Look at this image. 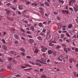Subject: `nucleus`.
<instances>
[{
    "instance_id": "obj_1",
    "label": "nucleus",
    "mask_w": 78,
    "mask_h": 78,
    "mask_svg": "<svg viewBox=\"0 0 78 78\" xmlns=\"http://www.w3.org/2000/svg\"><path fill=\"white\" fill-rule=\"evenodd\" d=\"M40 48H42L41 51H43V52H46V50H48V48H46V47H44V46H41Z\"/></svg>"
},
{
    "instance_id": "obj_2",
    "label": "nucleus",
    "mask_w": 78,
    "mask_h": 78,
    "mask_svg": "<svg viewBox=\"0 0 78 78\" xmlns=\"http://www.w3.org/2000/svg\"><path fill=\"white\" fill-rule=\"evenodd\" d=\"M47 35L46 37V38L48 39L51 37V35H50V32L48 31L47 33Z\"/></svg>"
},
{
    "instance_id": "obj_3",
    "label": "nucleus",
    "mask_w": 78,
    "mask_h": 78,
    "mask_svg": "<svg viewBox=\"0 0 78 78\" xmlns=\"http://www.w3.org/2000/svg\"><path fill=\"white\" fill-rule=\"evenodd\" d=\"M62 12L63 14H69V11H68V10H62Z\"/></svg>"
},
{
    "instance_id": "obj_4",
    "label": "nucleus",
    "mask_w": 78,
    "mask_h": 78,
    "mask_svg": "<svg viewBox=\"0 0 78 78\" xmlns=\"http://www.w3.org/2000/svg\"><path fill=\"white\" fill-rule=\"evenodd\" d=\"M5 11L7 15H9V14L11 13V11L7 9H5Z\"/></svg>"
},
{
    "instance_id": "obj_5",
    "label": "nucleus",
    "mask_w": 78,
    "mask_h": 78,
    "mask_svg": "<svg viewBox=\"0 0 78 78\" xmlns=\"http://www.w3.org/2000/svg\"><path fill=\"white\" fill-rule=\"evenodd\" d=\"M76 1L75 0H70L69 2V5L70 6L72 3H74Z\"/></svg>"
},
{
    "instance_id": "obj_6",
    "label": "nucleus",
    "mask_w": 78,
    "mask_h": 78,
    "mask_svg": "<svg viewBox=\"0 0 78 78\" xmlns=\"http://www.w3.org/2000/svg\"><path fill=\"white\" fill-rule=\"evenodd\" d=\"M10 53H11V54L15 56H16V55H17V53H16V51H10Z\"/></svg>"
},
{
    "instance_id": "obj_7",
    "label": "nucleus",
    "mask_w": 78,
    "mask_h": 78,
    "mask_svg": "<svg viewBox=\"0 0 78 78\" xmlns=\"http://www.w3.org/2000/svg\"><path fill=\"white\" fill-rule=\"evenodd\" d=\"M36 61H37V62H40V63H41V64H47V63H45L44 62H42L40 60H36Z\"/></svg>"
},
{
    "instance_id": "obj_8",
    "label": "nucleus",
    "mask_w": 78,
    "mask_h": 78,
    "mask_svg": "<svg viewBox=\"0 0 78 78\" xmlns=\"http://www.w3.org/2000/svg\"><path fill=\"white\" fill-rule=\"evenodd\" d=\"M55 48L57 49H60V48H61V46L59 45H55Z\"/></svg>"
},
{
    "instance_id": "obj_9",
    "label": "nucleus",
    "mask_w": 78,
    "mask_h": 78,
    "mask_svg": "<svg viewBox=\"0 0 78 78\" xmlns=\"http://www.w3.org/2000/svg\"><path fill=\"white\" fill-rule=\"evenodd\" d=\"M73 27V25L72 24V23L70 24L68 26V28L69 29H70L71 28H72Z\"/></svg>"
},
{
    "instance_id": "obj_10",
    "label": "nucleus",
    "mask_w": 78,
    "mask_h": 78,
    "mask_svg": "<svg viewBox=\"0 0 78 78\" xmlns=\"http://www.w3.org/2000/svg\"><path fill=\"white\" fill-rule=\"evenodd\" d=\"M2 48H3L5 50H7V47L5 45H3L2 46Z\"/></svg>"
},
{
    "instance_id": "obj_11",
    "label": "nucleus",
    "mask_w": 78,
    "mask_h": 78,
    "mask_svg": "<svg viewBox=\"0 0 78 78\" xmlns=\"http://www.w3.org/2000/svg\"><path fill=\"white\" fill-rule=\"evenodd\" d=\"M21 39H22V40H23V42L24 44H26V40H25V38H23V37H22L21 38Z\"/></svg>"
},
{
    "instance_id": "obj_12",
    "label": "nucleus",
    "mask_w": 78,
    "mask_h": 78,
    "mask_svg": "<svg viewBox=\"0 0 78 78\" xmlns=\"http://www.w3.org/2000/svg\"><path fill=\"white\" fill-rule=\"evenodd\" d=\"M7 69L8 70H11V66L10 65H9L7 67Z\"/></svg>"
},
{
    "instance_id": "obj_13",
    "label": "nucleus",
    "mask_w": 78,
    "mask_h": 78,
    "mask_svg": "<svg viewBox=\"0 0 78 78\" xmlns=\"http://www.w3.org/2000/svg\"><path fill=\"white\" fill-rule=\"evenodd\" d=\"M62 58V56H60L58 58V61H61V62H62V59H61V58Z\"/></svg>"
},
{
    "instance_id": "obj_14",
    "label": "nucleus",
    "mask_w": 78,
    "mask_h": 78,
    "mask_svg": "<svg viewBox=\"0 0 78 78\" xmlns=\"http://www.w3.org/2000/svg\"><path fill=\"white\" fill-rule=\"evenodd\" d=\"M58 2H59V3H62V5H63L64 3V2L63 0H58Z\"/></svg>"
},
{
    "instance_id": "obj_15",
    "label": "nucleus",
    "mask_w": 78,
    "mask_h": 78,
    "mask_svg": "<svg viewBox=\"0 0 78 78\" xmlns=\"http://www.w3.org/2000/svg\"><path fill=\"white\" fill-rule=\"evenodd\" d=\"M30 29H31V31H34V27L33 26H31L30 27Z\"/></svg>"
},
{
    "instance_id": "obj_16",
    "label": "nucleus",
    "mask_w": 78,
    "mask_h": 78,
    "mask_svg": "<svg viewBox=\"0 0 78 78\" xmlns=\"http://www.w3.org/2000/svg\"><path fill=\"white\" fill-rule=\"evenodd\" d=\"M69 61L70 63H72V62H73V59L70 58Z\"/></svg>"
},
{
    "instance_id": "obj_17",
    "label": "nucleus",
    "mask_w": 78,
    "mask_h": 78,
    "mask_svg": "<svg viewBox=\"0 0 78 78\" xmlns=\"http://www.w3.org/2000/svg\"><path fill=\"white\" fill-rule=\"evenodd\" d=\"M57 26L58 28H61V24L60 23H58Z\"/></svg>"
},
{
    "instance_id": "obj_18",
    "label": "nucleus",
    "mask_w": 78,
    "mask_h": 78,
    "mask_svg": "<svg viewBox=\"0 0 78 78\" xmlns=\"http://www.w3.org/2000/svg\"><path fill=\"white\" fill-rule=\"evenodd\" d=\"M38 25L40 27H44V25H43V24H42V23H39L38 24Z\"/></svg>"
},
{
    "instance_id": "obj_19",
    "label": "nucleus",
    "mask_w": 78,
    "mask_h": 78,
    "mask_svg": "<svg viewBox=\"0 0 78 78\" xmlns=\"http://www.w3.org/2000/svg\"><path fill=\"white\" fill-rule=\"evenodd\" d=\"M74 9L75 12H77V11H78V7H76V8L74 7Z\"/></svg>"
},
{
    "instance_id": "obj_20",
    "label": "nucleus",
    "mask_w": 78,
    "mask_h": 78,
    "mask_svg": "<svg viewBox=\"0 0 78 78\" xmlns=\"http://www.w3.org/2000/svg\"><path fill=\"white\" fill-rule=\"evenodd\" d=\"M31 5L32 6H34H34H37V4L36 3H32Z\"/></svg>"
},
{
    "instance_id": "obj_21",
    "label": "nucleus",
    "mask_w": 78,
    "mask_h": 78,
    "mask_svg": "<svg viewBox=\"0 0 78 78\" xmlns=\"http://www.w3.org/2000/svg\"><path fill=\"white\" fill-rule=\"evenodd\" d=\"M48 54H51L53 53V51L49 50L48 51Z\"/></svg>"
},
{
    "instance_id": "obj_22",
    "label": "nucleus",
    "mask_w": 78,
    "mask_h": 78,
    "mask_svg": "<svg viewBox=\"0 0 78 78\" xmlns=\"http://www.w3.org/2000/svg\"><path fill=\"white\" fill-rule=\"evenodd\" d=\"M23 65L24 66L26 67H29L30 66V65H28V64H24Z\"/></svg>"
},
{
    "instance_id": "obj_23",
    "label": "nucleus",
    "mask_w": 78,
    "mask_h": 78,
    "mask_svg": "<svg viewBox=\"0 0 78 78\" xmlns=\"http://www.w3.org/2000/svg\"><path fill=\"white\" fill-rule=\"evenodd\" d=\"M37 39L39 41H42V38L40 37H38Z\"/></svg>"
},
{
    "instance_id": "obj_24",
    "label": "nucleus",
    "mask_w": 78,
    "mask_h": 78,
    "mask_svg": "<svg viewBox=\"0 0 78 78\" xmlns=\"http://www.w3.org/2000/svg\"><path fill=\"white\" fill-rule=\"evenodd\" d=\"M34 52L35 53H38L39 52V50H38L36 48L34 51Z\"/></svg>"
},
{
    "instance_id": "obj_25",
    "label": "nucleus",
    "mask_w": 78,
    "mask_h": 78,
    "mask_svg": "<svg viewBox=\"0 0 78 78\" xmlns=\"http://www.w3.org/2000/svg\"><path fill=\"white\" fill-rule=\"evenodd\" d=\"M29 41L30 43H33L34 42V41L32 39H29Z\"/></svg>"
},
{
    "instance_id": "obj_26",
    "label": "nucleus",
    "mask_w": 78,
    "mask_h": 78,
    "mask_svg": "<svg viewBox=\"0 0 78 78\" xmlns=\"http://www.w3.org/2000/svg\"><path fill=\"white\" fill-rule=\"evenodd\" d=\"M11 8L12 9H13V10H14V11H16V10H17V9H16L15 7H14L12 6L11 7Z\"/></svg>"
},
{
    "instance_id": "obj_27",
    "label": "nucleus",
    "mask_w": 78,
    "mask_h": 78,
    "mask_svg": "<svg viewBox=\"0 0 78 78\" xmlns=\"http://www.w3.org/2000/svg\"><path fill=\"white\" fill-rule=\"evenodd\" d=\"M41 60L42 61H43V62H46V60H45V59L44 58H41Z\"/></svg>"
},
{
    "instance_id": "obj_28",
    "label": "nucleus",
    "mask_w": 78,
    "mask_h": 78,
    "mask_svg": "<svg viewBox=\"0 0 78 78\" xmlns=\"http://www.w3.org/2000/svg\"><path fill=\"white\" fill-rule=\"evenodd\" d=\"M27 11H25V10H24V11H23L22 12V14H27Z\"/></svg>"
},
{
    "instance_id": "obj_29",
    "label": "nucleus",
    "mask_w": 78,
    "mask_h": 78,
    "mask_svg": "<svg viewBox=\"0 0 78 78\" xmlns=\"http://www.w3.org/2000/svg\"><path fill=\"white\" fill-rule=\"evenodd\" d=\"M44 4H45V5L47 6H50L49 4H48V3L47 2H44Z\"/></svg>"
},
{
    "instance_id": "obj_30",
    "label": "nucleus",
    "mask_w": 78,
    "mask_h": 78,
    "mask_svg": "<svg viewBox=\"0 0 78 78\" xmlns=\"http://www.w3.org/2000/svg\"><path fill=\"white\" fill-rule=\"evenodd\" d=\"M20 50L23 52H24V51H25V49H24V48H21L20 49Z\"/></svg>"
},
{
    "instance_id": "obj_31",
    "label": "nucleus",
    "mask_w": 78,
    "mask_h": 78,
    "mask_svg": "<svg viewBox=\"0 0 78 78\" xmlns=\"http://www.w3.org/2000/svg\"><path fill=\"white\" fill-rule=\"evenodd\" d=\"M20 30L21 31H22V32H23V33H25V32L26 31L22 28H20Z\"/></svg>"
},
{
    "instance_id": "obj_32",
    "label": "nucleus",
    "mask_w": 78,
    "mask_h": 78,
    "mask_svg": "<svg viewBox=\"0 0 78 78\" xmlns=\"http://www.w3.org/2000/svg\"><path fill=\"white\" fill-rule=\"evenodd\" d=\"M1 41L2 42V43L4 44H5L6 42L5 41V40H4L3 39H2L1 40Z\"/></svg>"
},
{
    "instance_id": "obj_33",
    "label": "nucleus",
    "mask_w": 78,
    "mask_h": 78,
    "mask_svg": "<svg viewBox=\"0 0 78 78\" xmlns=\"http://www.w3.org/2000/svg\"><path fill=\"white\" fill-rule=\"evenodd\" d=\"M15 38L16 39H19V37L17 35H14Z\"/></svg>"
},
{
    "instance_id": "obj_34",
    "label": "nucleus",
    "mask_w": 78,
    "mask_h": 78,
    "mask_svg": "<svg viewBox=\"0 0 78 78\" xmlns=\"http://www.w3.org/2000/svg\"><path fill=\"white\" fill-rule=\"evenodd\" d=\"M18 8L19 9H20V10H21L22 9V6L21 5H20L18 6Z\"/></svg>"
},
{
    "instance_id": "obj_35",
    "label": "nucleus",
    "mask_w": 78,
    "mask_h": 78,
    "mask_svg": "<svg viewBox=\"0 0 78 78\" xmlns=\"http://www.w3.org/2000/svg\"><path fill=\"white\" fill-rule=\"evenodd\" d=\"M28 62H30V64H32V65H36V64L35 63H34V62H31V61Z\"/></svg>"
},
{
    "instance_id": "obj_36",
    "label": "nucleus",
    "mask_w": 78,
    "mask_h": 78,
    "mask_svg": "<svg viewBox=\"0 0 78 78\" xmlns=\"http://www.w3.org/2000/svg\"><path fill=\"white\" fill-rule=\"evenodd\" d=\"M53 55L54 56H56V52L54 51L53 52Z\"/></svg>"
},
{
    "instance_id": "obj_37",
    "label": "nucleus",
    "mask_w": 78,
    "mask_h": 78,
    "mask_svg": "<svg viewBox=\"0 0 78 78\" xmlns=\"http://www.w3.org/2000/svg\"><path fill=\"white\" fill-rule=\"evenodd\" d=\"M66 34L67 37H69V38L70 37H71L70 35H69V34H68V33H66Z\"/></svg>"
},
{
    "instance_id": "obj_38",
    "label": "nucleus",
    "mask_w": 78,
    "mask_h": 78,
    "mask_svg": "<svg viewBox=\"0 0 78 78\" xmlns=\"http://www.w3.org/2000/svg\"><path fill=\"white\" fill-rule=\"evenodd\" d=\"M64 34H62L61 35L60 37L61 38H62V39H63L64 38Z\"/></svg>"
},
{
    "instance_id": "obj_39",
    "label": "nucleus",
    "mask_w": 78,
    "mask_h": 78,
    "mask_svg": "<svg viewBox=\"0 0 78 78\" xmlns=\"http://www.w3.org/2000/svg\"><path fill=\"white\" fill-rule=\"evenodd\" d=\"M32 69V68H29V69H24V71H26L27 70H31Z\"/></svg>"
},
{
    "instance_id": "obj_40",
    "label": "nucleus",
    "mask_w": 78,
    "mask_h": 78,
    "mask_svg": "<svg viewBox=\"0 0 78 78\" xmlns=\"http://www.w3.org/2000/svg\"><path fill=\"white\" fill-rule=\"evenodd\" d=\"M12 58H8V60L9 61H12Z\"/></svg>"
},
{
    "instance_id": "obj_41",
    "label": "nucleus",
    "mask_w": 78,
    "mask_h": 78,
    "mask_svg": "<svg viewBox=\"0 0 78 78\" xmlns=\"http://www.w3.org/2000/svg\"><path fill=\"white\" fill-rule=\"evenodd\" d=\"M39 35H40V36H43L44 35V32H41L39 34Z\"/></svg>"
},
{
    "instance_id": "obj_42",
    "label": "nucleus",
    "mask_w": 78,
    "mask_h": 78,
    "mask_svg": "<svg viewBox=\"0 0 78 78\" xmlns=\"http://www.w3.org/2000/svg\"><path fill=\"white\" fill-rule=\"evenodd\" d=\"M15 76H16V77H20L21 76L19 74H16V75H15Z\"/></svg>"
},
{
    "instance_id": "obj_43",
    "label": "nucleus",
    "mask_w": 78,
    "mask_h": 78,
    "mask_svg": "<svg viewBox=\"0 0 78 78\" xmlns=\"http://www.w3.org/2000/svg\"><path fill=\"white\" fill-rule=\"evenodd\" d=\"M35 64H36L37 66H42L41 64L37 63H36Z\"/></svg>"
},
{
    "instance_id": "obj_44",
    "label": "nucleus",
    "mask_w": 78,
    "mask_h": 78,
    "mask_svg": "<svg viewBox=\"0 0 78 78\" xmlns=\"http://www.w3.org/2000/svg\"><path fill=\"white\" fill-rule=\"evenodd\" d=\"M51 43H49L48 45H49V46H54V44H52Z\"/></svg>"
},
{
    "instance_id": "obj_45",
    "label": "nucleus",
    "mask_w": 78,
    "mask_h": 78,
    "mask_svg": "<svg viewBox=\"0 0 78 78\" xmlns=\"http://www.w3.org/2000/svg\"><path fill=\"white\" fill-rule=\"evenodd\" d=\"M7 19L8 20H10V21H12V19L9 18L8 17L7 18Z\"/></svg>"
},
{
    "instance_id": "obj_46",
    "label": "nucleus",
    "mask_w": 78,
    "mask_h": 78,
    "mask_svg": "<svg viewBox=\"0 0 78 78\" xmlns=\"http://www.w3.org/2000/svg\"><path fill=\"white\" fill-rule=\"evenodd\" d=\"M41 78H46V76H45L44 75H42L41 76Z\"/></svg>"
},
{
    "instance_id": "obj_47",
    "label": "nucleus",
    "mask_w": 78,
    "mask_h": 78,
    "mask_svg": "<svg viewBox=\"0 0 78 78\" xmlns=\"http://www.w3.org/2000/svg\"><path fill=\"white\" fill-rule=\"evenodd\" d=\"M61 19V18L60 17V16H57V19L58 20H60Z\"/></svg>"
},
{
    "instance_id": "obj_48",
    "label": "nucleus",
    "mask_w": 78,
    "mask_h": 78,
    "mask_svg": "<svg viewBox=\"0 0 78 78\" xmlns=\"http://www.w3.org/2000/svg\"><path fill=\"white\" fill-rule=\"evenodd\" d=\"M64 51L66 52H67V49L65 48H64Z\"/></svg>"
},
{
    "instance_id": "obj_49",
    "label": "nucleus",
    "mask_w": 78,
    "mask_h": 78,
    "mask_svg": "<svg viewBox=\"0 0 78 78\" xmlns=\"http://www.w3.org/2000/svg\"><path fill=\"white\" fill-rule=\"evenodd\" d=\"M69 9L70 10V11H73V8L71 7H69Z\"/></svg>"
},
{
    "instance_id": "obj_50",
    "label": "nucleus",
    "mask_w": 78,
    "mask_h": 78,
    "mask_svg": "<svg viewBox=\"0 0 78 78\" xmlns=\"http://www.w3.org/2000/svg\"><path fill=\"white\" fill-rule=\"evenodd\" d=\"M62 46L63 47H64V48H66V45L64 44H62Z\"/></svg>"
},
{
    "instance_id": "obj_51",
    "label": "nucleus",
    "mask_w": 78,
    "mask_h": 78,
    "mask_svg": "<svg viewBox=\"0 0 78 78\" xmlns=\"http://www.w3.org/2000/svg\"><path fill=\"white\" fill-rule=\"evenodd\" d=\"M27 37H28L29 38H32L33 37H32V36L29 35H27Z\"/></svg>"
},
{
    "instance_id": "obj_52",
    "label": "nucleus",
    "mask_w": 78,
    "mask_h": 78,
    "mask_svg": "<svg viewBox=\"0 0 78 78\" xmlns=\"http://www.w3.org/2000/svg\"><path fill=\"white\" fill-rule=\"evenodd\" d=\"M26 58H27L28 59H31V57L30 56H27Z\"/></svg>"
},
{
    "instance_id": "obj_53",
    "label": "nucleus",
    "mask_w": 78,
    "mask_h": 78,
    "mask_svg": "<svg viewBox=\"0 0 78 78\" xmlns=\"http://www.w3.org/2000/svg\"><path fill=\"white\" fill-rule=\"evenodd\" d=\"M40 72H43L44 71V69H43L42 68H41L40 69Z\"/></svg>"
},
{
    "instance_id": "obj_54",
    "label": "nucleus",
    "mask_w": 78,
    "mask_h": 78,
    "mask_svg": "<svg viewBox=\"0 0 78 78\" xmlns=\"http://www.w3.org/2000/svg\"><path fill=\"white\" fill-rule=\"evenodd\" d=\"M75 51L76 52H78V48H75Z\"/></svg>"
},
{
    "instance_id": "obj_55",
    "label": "nucleus",
    "mask_w": 78,
    "mask_h": 78,
    "mask_svg": "<svg viewBox=\"0 0 78 78\" xmlns=\"http://www.w3.org/2000/svg\"><path fill=\"white\" fill-rule=\"evenodd\" d=\"M42 55L43 57H44V58L46 57V55L44 53Z\"/></svg>"
},
{
    "instance_id": "obj_56",
    "label": "nucleus",
    "mask_w": 78,
    "mask_h": 78,
    "mask_svg": "<svg viewBox=\"0 0 78 78\" xmlns=\"http://www.w3.org/2000/svg\"><path fill=\"white\" fill-rule=\"evenodd\" d=\"M54 14H55V15H57L58 14V12H53Z\"/></svg>"
},
{
    "instance_id": "obj_57",
    "label": "nucleus",
    "mask_w": 78,
    "mask_h": 78,
    "mask_svg": "<svg viewBox=\"0 0 78 78\" xmlns=\"http://www.w3.org/2000/svg\"><path fill=\"white\" fill-rule=\"evenodd\" d=\"M14 43L15 44H18V41H15L14 42Z\"/></svg>"
},
{
    "instance_id": "obj_58",
    "label": "nucleus",
    "mask_w": 78,
    "mask_h": 78,
    "mask_svg": "<svg viewBox=\"0 0 78 78\" xmlns=\"http://www.w3.org/2000/svg\"><path fill=\"white\" fill-rule=\"evenodd\" d=\"M40 12L41 13V14H43L44 13V12H43L42 11H40Z\"/></svg>"
},
{
    "instance_id": "obj_59",
    "label": "nucleus",
    "mask_w": 78,
    "mask_h": 78,
    "mask_svg": "<svg viewBox=\"0 0 78 78\" xmlns=\"http://www.w3.org/2000/svg\"><path fill=\"white\" fill-rule=\"evenodd\" d=\"M23 23H27L28 21H27L26 20H25L23 21Z\"/></svg>"
},
{
    "instance_id": "obj_60",
    "label": "nucleus",
    "mask_w": 78,
    "mask_h": 78,
    "mask_svg": "<svg viewBox=\"0 0 78 78\" xmlns=\"http://www.w3.org/2000/svg\"><path fill=\"white\" fill-rule=\"evenodd\" d=\"M26 3L27 5H28V4H30V2H29V1H27L26 2Z\"/></svg>"
},
{
    "instance_id": "obj_61",
    "label": "nucleus",
    "mask_w": 78,
    "mask_h": 78,
    "mask_svg": "<svg viewBox=\"0 0 78 78\" xmlns=\"http://www.w3.org/2000/svg\"><path fill=\"white\" fill-rule=\"evenodd\" d=\"M21 54L22 56H25V54L23 52H21Z\"/></svg>"
},
{
    "instance_id": "obj_62",
    "label": "nucleus",
    "mask_w": 78,
    "mask_h": 78,
    "mask_svg": "<svg viewBox=\"0 0 78 78\" xmlns=\"http://www.w3.org/2000/svg\"><path fill=\"white\" fill-rule=\"evenodd\" d=\"M40 6H42H42H44V3L41 4L40 5Z\"/></svg>"
},
{
    "instance_id": "obj_63",
    "label": "nucleus",
    "mask_w": 78,
    "mask_h": 78,
    "mask_svg": "<svg viewBox=\"0 0 78 78\" xmlns=\"http://www.w3.org/2000/svg\"><path fill=\"white\" fill-rule=\"evenodd\" d=\"M3 69H2L0 71V73H2V72H3Z\"/></svg>"
},
{
    "instance_id": "obj_64",
    "label": "nucleus",
    "mask_w": 78,
    "mask_h": 78,
    "mask_svg": "<svg viewBox=\"0 0 78 78\" xmlns=\"http://www.w3.org/2000/svg\"><path fill=\"white\" fill-rule=\"evenodd\" d=\"M39 9H40V10H42V9H43L41 7H40L39 8Z\"/></svg>"
}]
</instances>
